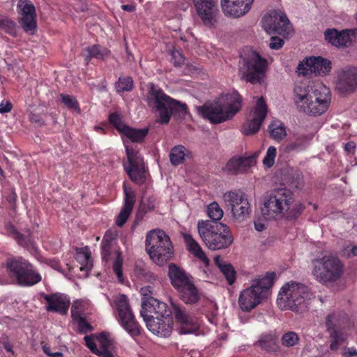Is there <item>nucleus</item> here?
Wrapping results in <instances>:
<instances>
[{"mask_svg":"<svg viewBox=\"0 0 357 357\" xmlns=\"http://www.w3.org/2000/svg\"><path fill=\"white\" fill-rule=\"evenodd\" d=\"M79 327V331L82 333H86L87 332L91 331L93 330V327L91 325L88 323L84 317L79 318L76 320Z\"/></svg>","mask_w":357,"mask_h":357,"instance_id":"4d7b16f0","label":"nucleus"},{"mask_svg":"<svg viewBox=\"0 0 357 357\" xmlns=\"http://www.w3.org/2000/svg\"><path fill=\"white\" fill-rule=\"evenodd\" d=\"M276 152L275 146L268 147L266 154L263 160V164L264 166L271 167L274 165Z\"/></svg>","mask_w":357,"mask_h":357,"instance_id":"603ef678","label":"nucleus"},{"mask_svg":"<svg viewBox=\"0 0 357 357\" xmlns=\"http://www.w3.org/2000/svg\"><path fill=\"white\" fill-rule=\"evenodd\" d=\"M8 275L13 282L20 286L30 287L42 280L40 273L27 261L11 259L6 263Z\"/></svg>","mask_w":357,"mask_h":357,"instance_id":"9d476101","label":"nucleus"},{"mask_svg":"<svg viewBox=\"0 0 357 357\" xmlns=\"http://www.w3.org/2000/svg\"><path fill=\"white\" fill-rule=\"evenodd\" d=\"M112 236L111 234L106 233L101 243L102 257L105 261L114 258L113 271L121 283L123 282L122 273L123 259L121 252L119 250H112Z\"/></svg>","mask_w":357,"mask_h":357,"instance_id":"dca6fc26","label":"nucleus"},{"mask_svg":"<svg viewBox=\"0 0 357 357\" xmlns=\"http://www.w3.org/2000/svg\"><path fill=\"white\" fill-rule=\"evenodd\" d=\"M176 291L179 298L187 305L195 304L200 299V294L193 280Z\"/></svg>","mask_w":357,"mask_h":357,"instance_id":"7c9ffc66","label":"nucleus"},{"mask_svg":"<svg viewBox=\"0 0 357 357\" xmlns=\"http://www.w3.org/2000/svg\"><path fill=\"white\" fill-rule=\"evenodd\" d=\"M96 338V335H91L90 336L86 335L84 337V340L86 342V347L91 350V351L97 355L100 350H99L97 347L96 344L94 341V339Z\"/></svg>","mask_w":357,"mask_h":357,"instance_id":"6e6d98bb","label":"nucleus"},{"mask_svg":"<svg viewBox=\"0 0 357 357\" xmlns=\"http://www.w3.org/2000/svg\"><path fill=\"white\" fill-rule=\"evenodd\" d=\"M171 306L172 311L169 312L167 309L166 303L154 298H149L142 302L140 314L144 321L173 314L176 321L181 325V334L194 333L199 330V324L197 317L189 315L185 307L180 304L171 301Z\"/></svg>","mask_w":357,"mask_h":357,"instance_id":"f03ea898","label":"nucleus"},{"mask_svg":"<svg viewBox=\"0 0 357 357\" xmlns=\"http://www.w3.org/2000/svg\"><path fill=\"white\" fill-rule=\"evenodd\" d=\"M20 17L19 23L25 32L33 34L37 27L36 13L34 5L29 0H19L17 5Z\"/></svg>","mask_w":357,"mask_h":357,"instance_id":"f3484780","label":"nucleus"},{"mask_svg":"<svg viewBox=\"0 0 357 357\" xmlns=\"http://www.w3.org/2000/svg\"><path fill=\"white\" fill-rule=\"evenodd\" d=\"M30 121L35 123L36 126H41L44 124V120L40 114L31 113L29 116Z\"/></svg>","mask_w":357,"mask_h":357,"instance_id":"680f3d73","label":"nucleus"},{"mask_svg":"<svg viewBox=\"0 0 357 357\" xmlns=\"http://www.w3.org/2000/svg\"><path fill=\"white\" fill-rule=\"evenodd\" d=\"M300 338L298 334L294 331H288L284 333L281 337L282 345L285 347H293L298 345Z\"/></svg>","mask_w":357,"mask_h":357,"instance_id":"79ce46f5","label":"nucleus"},{"mask_svg":"<svg viewBox=\"0 0 357 357\" xmlns=\"http://www.w3.org/2000/svg\"><path fill=\"white\" fill-rule=\"evenodd\" d=\"M338 34L339 32L336 29H327L324 33L326 40L333 45H335Z\"/></svg>","mask_w":357,"mask_h":357,"instance_id":"bf43d9fd","label":"nucleus"},{"mask_svg":"<svg viewBox=\"0 0 357 357\" xmlns=\"http://www.w3.org/2000/svg\"><path fill=\"white\" fill-rule=\"evenodd\" d=\"M121 326L132 337L140 334V326L135 320L133 312L126 295H120L115 301Z\"/></svg>","mask_w":357,"mask_h":357,"instance_id":"f8f14e48","label":"nucleus"},{"mask_svg":"<svg viewBox=\"0 0 357 357\" xmlns=\"http://www.w3.org/2000/svg\"><path fill=\"white\" fill-rule=\"evenodd\" d=\"M348 321L349 319L345 314L333 312L328 314L326 318V330L328 331L329 326L336 331L345 330V324Z\"/></svg>","mask_w":357,"mask_h":357,"instance_id":"473e14b6","label":"nucleus"},{"mask_svg":"<svg viewBox=\"0 0 357 357\" xmlns=\"http://www.w3.org/2000/svg\"><path fill=\"white\" fill-rule=\"evenodd\" d=\"M259 153L246 157H234L222 167V171L231 175H237L245 172L250 167L255 165Z\"/></svg>","mask_w":357,"mask_h":357,"instance_id":"aec40b11","label":"nucleus"},{"mask_svg":"<svg viewBox=\"0 0 357 357\" xmlns=\"http://www.w3.org/2000/svg\"><path fill=\"white\" fill-rule=\"evenodd\" d=\"M294 94L297 109L307 115H321L328 109L331 104V91L322 84L310 86L300 83L295 86Z\"/></svg>","mask_w":357,"mask_h":357,"instance_id":"f257e3e1","label":"nucleus"},{"mask_svg":"<svg viewBox=\"0 0 357 357\" xmlns=\"http://www.w3.org/2000/svg\"><path fill=\"white\" fill-rule=\"evenodd\" d=\"M262 26L268 33L289 35L291 31L289 20L286 15L278 11H271L262 19Z\"/></svg>","mask_w":357,"mask_h":357,"instance_id":"4468645a","label":"nucleus"},{"mask_svg":"<svg viewBox=\"0 0 357 357\" xmlns=\"http://www.w3.org/2000/svg\"><path fill=\"white\" fill-rule=\"evenodd\" d=\"M149 132V128H145L143 129H134L127 127L122 132L132 142H142Z\"/></svg>","mask_w":357,"mask_h":357,"instance_id":"4c0bfd02","label":"nucleus"},{"mask_svg":"<svg viewBox=\"0 0 357 357\" xmlns=\"http://www.w3.org/2000/svg\"><path fill=\"white\" fill-rule=\"evenodd\" d=\"M145 247L150 258L158 266H163L174 255L169 236L160 229H152L146 234Z\"/></svg>","mask_w":357,"mask_h":357,"instance_id":"0eeeda50","label":"nucleus"},{"mask_svg":"<svg viewBox=\"0 0 357 357\" xmlns=\"http://www.w3.org/2000/svg\"><path fill=\"white\" fill-rule=\"evenodd\" d=\"M305 139L304 138H299L294 142H290L284 147L286 153H291L294 151H299L305 148Z\"/></svg>","mask_w":357,"mask_h":357,"instance_id":"8fccbe9b","label":"nucleus"},{"mask_svg":"<svg viewBox=\"0 0 357 357\" xmlns=\"http://www.w3.org/2000/svg\"><path fill=\"white\" fill-rule=\"evenodd\" d=\"M199 114L204 119H208L212 123H220L229 117L216 100L213 102L206 103L197 108Z\"/></svg>","mask_w":357,"mask_h":357,"instance_id":"4be33fe9","label":"nucleus"},{"mask_svg":"<svg viewBox=\"0 0 357 357\" xmlns=\"http://www.w3.org/2000/svg\"><path fill=\"white\" fill-rule=\"evenodd\" d=\"M146 101L149 107L158 113V121L162 124L169 122L173 113H187V105L185 103L172 98L153 84H149Z\"/></svg>","mask_w":357,"mask_h":357,"instance_id":"20e7f679","label":"nucleus"},{"mask_svg":"<svg viewBox=\"0 0 357 357\" xmlns=\"http://www.w3.org/2000/svg\"><path fill=\"white\" fill-rule=\"evenodd\" d=\"M331 69V62L321 56H311L305 58L301 61L298 66L297 71L298 75H308L315 74L318 75H326Z\"/></svg>","mask_w":357,"mask_h":357,"instance_id":"2eb2a0df","label":"nucleus"},{"mask_svg":"<svg viewBox=\"0 0 357 357\" xmlns=\"http://www.w3.org/2000/svg\"><path fill=\"white\" fill-rule=\"evenodd\" d=\"M107 54V50L105 49L101 50L100 47L98 45H93L91 47H89L84 49V52L83 56H84V60L86 63H88L91 58H97L100 59H102Z\"/></svg>","mask_w":357,"mask_h":357,"instance_id":"ea45409f","label":"nucleus"},{"mask_svg":"<svg viewBox=\"0 0 357 357\" xmlns=\"http://www.w3.org/2000/svg\"><path fill=\"white\" fill-rule=\"evenodd\" d=\"M168 275L173 287L178 291L193 280L183 268L174 264H170L168 267Z\"/></svg>","mask_w":357,"mask_h":357,"instance_id":"cd10ccee","label":"nucleus"},{"mask_svg":"<svg viewBox=\"0 0 357 357\" xmlns=\"http://www.w3.org/2000/svg\"><path fill=\"white\" fill-rule=\"evenodd\" d=\"M151 287L150 286L144 287L141 288L140 293L142 295V302L144 300H148L149 298H153L151 296Z\"/></svg>","mask_w":357,"mask_h":357,"instance_id":"0e129e2a","label":"nucleus"},{"mask_svg":"<svg viewBox=\"0 0 357 357\" xmlns=\"http://www.w3.org/2000/svg\"><path fill=\"white\" fill-rule=\"evenodd\" d=\"M220 271L229 284L231 285L235 282L236 273L231 264H227L226 266H222Z\"/></svg>","mask_w":357,"mask_h":357,"instance_id":"de8ad7c7","label":"nucleus"},{"mask_svg":"<svg viewBox=\"0 0 357 357\" xmlns=\"http://www.w3.org/2000/svg\"><path fill=\"white\" fill-rule=\"evenodd\" d=\"M183 238L187 245V249L190 252L204 262H208V259L203 252L201 246L191 235L185 234Z\"/></svg>","mask_w":357,"mask_h":357,"instance_id":"f704fd0d","label":"nucleus"},{"mask_svg":"<svg viewBox=\"0 0 357 357\" xmlns=\"http://www.w3.org/2000/svg\"><path fill=\"white\" fill-rule=\"evenodd\" d=\"M357 89V68H349L338 73L336 90L342 94L351 93Z\"/></svg>","mask_w":357,"mask_h":357,"instance_id":"412c9836","label":"nucleus"},{"mask_svg":"<svg viewBox=\"0 0 357 357\" xmlns=\"http://www.w3.org/2000/svg\"><path fill=\"white\" fill-rule=\"evenodd\" d=\"M147 211H148L143 206H142L137 212L136 218L137 220H142Z\"/></svg>","mask_w":357,"mask_h":357,"instance_id":"774afa93","label":"nucleus"},{"mask_svg":"<svg viewBox=\"0 0 357 357\" xmlns=\"http://www.w3.org/2000/svg\"><path fill=\"white\" fill-rule=\"evenodd\" d=\"M267 114V107L263 97L259 98L255 108L249 114L247 121L243 126V132L252 135L258 132Z\"/></svg>","mask_w":357,"mask_h":357,"instance_id":"a211bd4d","label":"nucleus"},{"mask_svg":"<svg viewBox=\"0 0 357 357\" xmlns=\"http://www.w3.org/2000/svg\"><path fill=\"white\" fill-rule=\"evenodd\" d=\"M254 0H222V8L226 15L239 17L246 14Z\"/></svg>","mask_w":357,"mask_h":357,"instance_id":"393cba45","label":"nucleus"},{"mask_svg":"<svg viewBox=\"0 0 357 357\" xmlns=\"http://www.w3.org/2000/svg\"><path fill=\"white\" fill-rule=\"evenodd\" d=\"M7 229L10 234H12L13 238H14L20 245L25 246L33 243V236L29 229H26L23 233H20L13 225L8 226Z\"/></svg>","mask_w":357,"mask_h":357,"instance_id":"c9c22d12","label":"nucleus"},{"mask_svg":"<svg viewBox=\"0 0 357 357\" xmlns=\"http://www.w3.org/2000/svg\"><path fill=\"white\" fill-rule=\"evenodd\" d=\"M222 198L238 222H243L250 218L251 206L244 193L229 191L223 195Z\"/></svg>","mask_w":357,"mask_h":357,"instance_id":"9b49d317","label":"nucleus"},{"mask_svg":"<svg viewBox=\"0 0 357 357\" xmlns=\"http://www.w3.org/2000/svg\"><path fill=\"white\" fill-rule=\"evenodd\" d=\"M255 288V286H250L241 291L238 298V304L243 311L249 312L261 303L263 296Z\"/></svg>","mask_w":357,"mask_h":357,"instance_id":"a878e982","label":"nucleus"},{"mask_svg":"<svg viewBox=\"0 0 357 357\" xmlns=\"http://www.w3.org/2000/svg\"><path fill=\"white\" fill-rule=\"evenodd\" d=\"M267 68V61L250 47L243 50L238 62L241 78L251 84L261 83Z\"/></svg>","mask_w":357,"mask_h":357,"instance_id":"1a4fd4ad","label":"nucleus"},{"mask_svg":"<svg viewBox=\"0 0 357 357\" xmlns=\"http://www.w3.org/2000/svg\"><path fill=\"white\" fill-rule=\"evenodd\" d=\"M128 164L124 163L126 172L133 182L142 184L145 182V170L142 157L137 151L128 146H126Z\"/></svg>","mask_w":357,"mask_h":357,"instance_id":"ddd939ff","label":"nucleus"},{"mask_svg":"<svg viewBox=\"0 0 357 357\" xmlns=\"http://www.w3.org/2000/svg\"><path fill=\"white\" fill-rule=\"evenodd\" d=\"M310 296V289L306 285L291 281L281 288L277 303L282 310L303 313L307 310Z\"/></svg>","mask_w":357,"mask_h":357,"instance_id":"423d86ee","label":"nucleus"},{"mask_svg":"<svg viewBox=\"0 0 357 357\" xmlns=\"http://www.w3.org/2000/svg\"><path fill=\"white\" fill-rule=\"evenodd\" d=\"M12 109V104L9 101H2L0 103V113H7Z\"/></svg>","mask_w":357,"mask_h":357,"instance_id":"69168bd1","label":"nucleus"},{"mask_svg":"<svg viewBox=\"0 0 357 357\" xmlns=\"http://www.w3.org/2000/svg\"><path fill=\"white\" fill-rule=\"evenodd\" d=\"M60 98L62 102L69 109H79L78 102L74 96L62 93Z\"/></svg>","mask_w":357,"mask_h":357,"instance_id":"864d4df0","label":"nucleus"},{"mask_svg":"<svg viewBox=\"0 0 357 357\" xmlns=\"http://www.w3.org/2000/svg\"><path fill=\"white\" fill-rule=\"evenodd\" d=\"M171 60L175 67H181L185 63V57L183 54L177 50H171Z\"/></svg>","mask_w":357,"mask_h":357,"instance_id":"5fc2aeb1","label":"nucleus"},{"mask_svg":"<svg viewBox=\"0 0 357 357\" xmlns=\"http://www.w3.org/2000/svg\"><path fill=\"white\" fill-rule=\"evenodd\" d=\"M198 15L204 25L212 27L215 23L218 11L215 0H192Z\"/></svg>","mask_w":357,"mask_h":357,"instance_id":"6ab92c4d","label":"nucleus"},{"mask_svg":"<svg viewBox=\"0 0 357 357\" xmlns=\"http://www.w3.org/2000/svg\"><path fill=\"white\" fill-rule=\"evenodd\" d=\"M132 87L133 80L130 77H119L116 84V89L119 93L130 91L132 89Z\"/></svg>","mask_w":357,"mask_h":357,"instance_id":"49530a36","label":"nucleus"},{"mask_svg":"<svg viewBox=\"0 0 357 357\" xmlns=\"http://www.w3.org/2000/svg\"><path fill=\"white\" fill-rule=\"evenodd\" d=\"M207 215L211 221L218 222L223 216V211L217 202L211 203L207 207Z\"/></svg>","mask_w":357,"mask_h":357,"instance_id":"c03bdc74","label":"nucleus"},{"mask_svg":"<svg viewBox=\"0 0 357 357\" xmlns=\"http://www.w3.org/2000/svg\"><path fill=\"white\" fill-rule=\"evenodd\" d=\"M271 136L277 140L282 139L286 136V130L284 126L280 122L272 123L269 126Z\"/></svg>","mask_w":357,"mask_h":357,"instance_id":"a18cd8bd","label":"nucleus"},{"mask_svg":"<svg viewBox=\"0 0 357 357\" xmlns=\"http://www.w3.org/2000/svg\"><path fill=\"white\" fill-rule=\"evenodd\" d=\"M304 206L300 203L294 204L292 192L287 188H277L264 197L261 213L266 219L284 217L292 220L303 211Z\"/></svg>","mask_w":357,"mask_h":357,"instance_id":"7ed1b4c3","label":"nucleus"},{"mask_svg":"<svg viewBox=\"0 0 357 357\" xmlns=\"http://www.w3.org/2000/svg\"><path fill=\"white\" fill-rule=\"evenodd\" d=\"M197 229L200 238L211 250L226 249L233 243L234 237L229 227L222 222L199 220Z\"/></svg>","mask_w":357,"mask_h":357,"instance_id":"39448f33","label":"nucleus"},{"mask_svg":"<svg viewBox=\"0 0 357 357\" xmlns=\"http://www.w3.org/2000/svg\"><path fill=\"white\" fill-rule=\"evenodd\" d=\"M82 304L80 303H74L71 307V317L73 320L76 321L82 318Z\"/></svg>","mask_w":357,"mask_h":357,"instance_id":"13d9d810","label":"nucleus"},{"mask_svg":"<svg viewBox=\"0 0 357 357\" xmlns=\"http://www.w3.org/2000/svg\"><path fill=\"white\" fill-rule=\"evenodd\" d=\"M343 357H357V350L354 347H346L344 348Z\"/></svg>","mask_w":357,"mask_h":357,"instance_id":"338daca9","label":"nucleus"},{"mask_svg":"<svg viewBox=\"0 0 357 357\" xmlns=\"http://www.w3.org/2000/svg\"><path fill=\"white\" fill-rule=\"evenodd\" d=\"M327 332L329 333L330 337L331 339L330 349L332 351L337 350L348 338V335L345 330L336 331L333 330V328L329 326L328 331H327Z\"/></svg>","mask_w":357,"mask_h":357,"instance_id":"72a5a7b5","label":"nucleus"},{"mask_svg":"<svg viewBox=\"0 0 357 357\" xmlns=\"http://www.w3.org/2000/svg\"><path fill=\"white\" fill-rule=\"evenodd\" d=\"M187 153L188 150L183 146L178 145L173 147L169 154L171 163L174 166L182 164Z\"/></svg>","mask_w":357,"mask_h":357,"instance_id":"58836bf2","label":"nucleus"},{"mask_svg":"<svg viewBox=\"0 0 357 357\" xmlns=\"http://www.w3.org/2000/svg\"><path fill=\"white\" fill-rule=\"evenodd\" d=\"M109 120L111 124H112L120 132H123L124 130L128 127L123 121L121 118L117 113H112L109 116Z\"/></svg>","mask_w":357,"mask_h":357,"instance_id":"3c124183","label":"nucleus"},{"mask_svg":"<svg viewBox=\"0 0 357 357\" xmlns=\"http://www.w3.org/2000/svg\"><path fill=\"white\" fill-rule=\"evenodd\" d=\"M41 296L47 302L45 306L47 311L58 312L62 315L68 313L70 303L69 298L65 294L61 293L45 294L42 293Z\"/></svg>","mask_w":357,"mask_h":357,"instance_id":"5701e85b","label":"nucleus"},{"mask_svg":"<svg viewBox=\"0 0 357 357\" xmlns=\"http://www.w3.org/2000/svg\"><path fill=\"white\" fill-rule=\"evenodd\" d=\"M0 29L11 36H15L17 34L16 24L2 15H0Z\"/></svg>","mask_w":357,"mask_h":357,"instance_id":"37998d69","label":"nucleus"},{"mask_svg":"<svg viewBox=\"0 0 357 357\" xmlns=\"http://www.w3.org/2000/svg\"><path fill=\"white\" fill-rule=\"evenodd\" d=\"M312 275L317 282L328 286L339 281L344 274V264L333 255H325L312 260Z\"/></svg>","mask_w":357,"mask_h":357,"instance_id":"6e6552de","label":"nucleus"},{"mask_svg":"<svg viewBox=\"0 0 357 357\" xmlns=\"http://www.w3.org/2000/svg\"><path fill=\"white\" fill-rule=\"evenodd\" d=\"M124 193L125 202L116 220V225L120 227L126 222L132 211L135 202V192L131 189H128L125 185Z\"/></svg>","mask_w":357,"mask_h":357,"instance_id":"c85d7f7f","label":"nucleus"},{"mask_svg":"<svg viewBox=\"0 0 357 357\" xmlns=\"http://www.w3.org/2000/svg\"><path fill=\"white\" fill-rule=\"evenodd\" d=\"M275 278V273H268L263 278L255 280L251 286H255L261 296L264 297L273 285Z\"/></svg>","mask_w":357,"mask_h":357,"instance_id":"2f4dec72","label":"nucleus"},{"mask_svg":"<svg viewBox=\"0 0 357 357\" xmlns=\"http://www.w3.org/2000/svg\"><path fill=\"white\" fill-rule=\"evenodd\" d=\"M1 343L3 344V348L6 350L7 352L10 353L12 354H14L13 345L10 343L8 337L7 336L2 337Z\"/></svg>","mask_w":357,"mask_h":357,"instance_id":"e2e57ef3","label":"nucleus"},{"mask_svg":"<svg viewBox=\"0 0 357 357\" xmlns=\"http://www.w3.org/2000/svg\"><path fill=\"white\" fill-rule=\"evenodd\" d=\"M96 340L100 346V350H110L113 348L114 342L105 333L96 335Z\"/></svg>","mask_w":357,"mask_h":357,"instance_id":"09e8293b","label":"nucleus"},{"mask_svg":"<svg viewBox=\"0 0 357 357\" xmlns=\"http://www.w3.org/2000/svg\"><path fill=\"white\" fill-rule=\"evenodd\" d=\"M217 100L229 119H231L241 108V98L237 91L222 94Z\"/></svg>","mask_w":357,"mask_h":357,"instance_id":"bb28decb","label":"nucleus"},{"mask_svg":"<svg viewBox=\"0 0 357 357\" xmlns=\"http://www.w3.org/2000/svg\"><path fill=\"white\" fill-rule=\"evenodd\" d=\"M284 45V40L277 36H273L271 38V43H269V47L273 50H278L282 47Z\"/></svg>","mask_w":357,"mask_h":357,"instance_id":"052dcab7","label":"nucleus"},{"mask_svg":"<svg viewBox=\"0 0 357 357\" xmlns=\"http://www.w3.org/2000/svg\"><path fill=\"white\" fill-rule=\"evenodd\" d=\"M355 30L347 29L344 30L342 32H339L338 37L336 42H335V46L337 47H347L351 43V36H354Z\"/></svg>","mask_w":357,"mask_h":357,"instance_id":"a19ab883","label":"nucleus"},{"mask_svg":"<svg viewBox=\"0 0 357 357\" xmlns=\"http://www.w3.org/2000/svg\"><path fill=\"white\" fill-rule=\"evenodd\" d=\"M255 344L268 353H275L280 350L278 337L273 333H262Z\"/></svg>","mask_w":357,"mask_h":357,"instance_id":"c756f323","label":"nucleus"},{"mask_svg":"<svg viewBox=\"0 0 357 357\" xmlns=\"http://www.w3.org/2000/svg\"><path fill=\"white\" fill-rule=\"evenodd\" d=\"M144 321L147 328L154 335L167 337L172 333L173 319L170 315H165L163 317H155Z\"/></svg>","mask_w":357,"mask_h":357,"instance_id":"b1692460","label":"nucleus"},{"mask_svg":"<svg viewBox=\"0 0 357 357\" xmlns=\"http://www.w3.org/2000/svg\"><path fill=\"white\" fill-rule=\"evenodd\" d=\"M76 259L81 264V271H89L91 269L93 263L88 247L77 249Z\"/></svg>","mask_w":357,"mask_h":357,"instance_id":"e433bc0d","label":"nucleus"}]
</instances>
